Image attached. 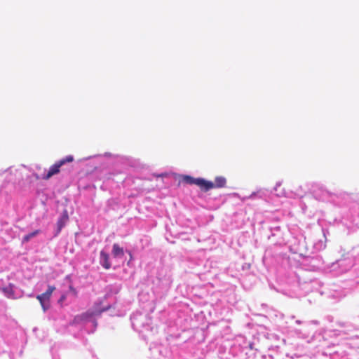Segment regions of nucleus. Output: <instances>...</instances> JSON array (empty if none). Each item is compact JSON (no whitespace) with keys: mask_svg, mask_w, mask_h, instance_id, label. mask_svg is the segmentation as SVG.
<instances>
[{"mask_svg":"<svg viewBox=\"0 0 359 359\" xmlns=\"http://www.w3.org/2000/svg\"><path fill=\"white\" fill-rule=\"evenodd\" d=\"M55 290V287L54 286H48V290L41 294L36 296V299L40 302V304L43 310V311H46L47 309L50 307V298L53 293V292Z\"/></svg>","mask_w":359,"mask_h":359,"instance_id":"f257e3e1","label":"nucleus"},{"mask_svg":"<svg viewBox=\"0 0 359 359\" xmlns=\"http://www.w3.org/2000/svg\"><path fill=\"white\" fill-rule=\"evenodd\" d=\"M67 162V158H63L58 162H56L55 164H53L48 170L46 174H44L41 177L43 180H48L52 176L57 174L60 172V168L62 165H65Z\"/></svg>","mask_w":359,"mask_h":359,"instance_id":"f03ea898","label":"nucleus"},{"mask_svg":"<svg viewBox=\"0 0 359 359\" xmlns=\"http://www.w3.org/2000/svg\"><path fill=\"white\" fill-rule=\"evenodd\" d=\"M226 180L225 177L219 176L215 179V182L205 180V191H208L215 188H223L226 186Z\"/></svg>","mask_w":359,"mask_h":359,"instance_id":"7ed1b4c3","label":"nucleus"},{"mask_svg":"<svg viewBox=\"0 0 359 359\" xmlns=\"http://www.w3.org/2000/svg\"><path fill=\"white\" fill-rule=\"evenodd\" d=\"M182 182L187 184H195L202 191H205V180L203 178H194L189 175H183L182 177Z\"/></svg>","mask_w":359,"mask_h":359,"instance_id":"20e7f679","label":"nucleus"},{"mask_svg":"<svg viewBox=\"0 0 359 359\" xmlns=\"http://www.w3.org/2000/svg\"><path fill=\"white\" fill-rule=\"evenodd\" d=\"M100 264L101 265L106 269H109L111 268V264L109 262V255L104 252H100Z\"/></svg>","mask_w":359,"mask_h":359,"instance_id":"39448f33","label":"nucleus"},{"mask_svg":"<svg viewBox=\"0 0 359 359\" xmlns=\"http://www.w3.org/2000/svg\"><path fill=\"white\" fill-rule=\"evenodd\" d=\"M112 255L114 257H121L124 255V251L118 244L114 243L112 248Z\"/></svg>","mask_w":359,"mask_h":359,"instance_id":"423d86ee","label":"nucleus"},{"mask_svg":"<svg viewBox=\"0 0 359 359\" xmlns=\"http://www.w3.org/2000/svg\"><path fill=\"white\" fill-rule=\"evenodd\" d=\"M67 220L66 212H64L62 217L58 220L57 223V230L55 236H57L62 230V229L65 226Z\"/></svg>","mask_w":359,"mask_h":359,"instance_id":"0eeeda50","label":"nucleus"},{"mask_svg":"<svg viewBox=\"0 0 359 359\" xmlns=\"http://www.w3.org/2000/svg\"><path fill=\"white\" fill-rule=\"evenodd\" d=\"M276 191V195L278 197H283L285 196V191L283 187H282L280 183L277 184L274 188Z\"/></svg>","mask_w":359,"mask_h":359,"instance_id":"6e6552de","label":"nucleus"},{"mask_svg":"<svg viewBox=\"0 0 359 359\" xmlns=\"http://www.w3.org/2000/svg\"><path fill=\"white\" fill-rule=\"evenodd\" d=\"M40 233L39 230H35L32 233H29L27 235H25L22 238V243H27L31 238H34V236H37Z\"/></svg>","mask_w":359,"mask_h":359,"instance_id":"1a4fd4ad","label":"nucleus"},{"mask_svg":"<svg viewBox=\"0 0 359 359\" xmlns=\"http://www.w3.org/2000/svg\"><path fill=\"white\" fill-rule=\"evenodd\" d=\"M293 192L295 195L303 197L305 191L303 190V188L301 185H296L293 187Z\"/></svg>","mask_w":359,"mask_h":359,"instance_id":"9d476101","label":"nucleus"},{"mask_svg":"<svg viewBox=\"0 0 359 359\" xmlns=\"http://www.w3.org/2000/svg\"><path fill=\"white\" fill-rule=\"evenodd\" d=\"M69 295H71L75 298L77 297V291L76 289L72 287H69Z\"/></svg>","mask_w":359,"mask_h":359,"instance_id":"9b49d317","label":"nucleus"},{"mask_svg":"<svg viewBox=\"0 0 359 359\" xmlns=\"http://www.w3.org/2000/svg\"><path fill=\"white\" fill-rule=\"evenodd\" d=\"M107 308H106V309H102L101 311H100L98 312V313L100 314V313H101L102 312L105 311H107Z\"/></svg>","mask_w":359,"mask_h":359,"instance_id":"f8f14e48","label":"nucleus"},{"mask_svg":"<svg viewBox=\"0 0 359 359\" xmlns=\"http://www.w3.org/2000/svg\"><path fill=\"white\" fill-rule=\"evenodd\" d=\"M73 161V157L72 156H69V162H71Z\"/></svg>","mask_w":359,"mask_h":359,"instance_id":"ddd939ff","label":"nucleus"},{"mask_svg":"<svg viewBox=\"0 0 359 359\" xmlns=\"http://www.w3.org/2000/svg\"><path fill=\"white\" fill-rule=\"evenodd\" d=\"M95 313H90V316H93V315H95Z\"/></svg>","mask_w":359,"mask_h":359,"instance_id":"4468645a","label":"nucleus"}]
</instances>
